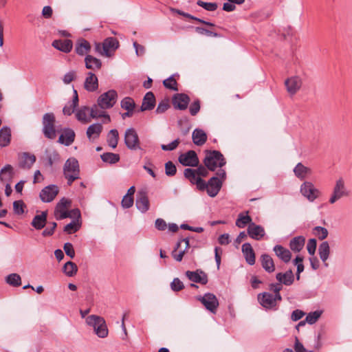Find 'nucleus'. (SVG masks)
I'll return each instance as SVG.
<instances>
[{"mask_svg":"<svg viewBox=\"0 0 352 352\" xmlns=\"http://www.w3.org/2000/svg\"><path fill=\"white\" fill-rule=\"evenodd\" d=\"M59 192L57 186L49 185L41 190L39 197L43 202L49 203L52 201Z\"/></svg>","mask_w":352,"mask_h":352,"instance_id":"nucleus-12","label":"nucleus"},{"mask_svg":"<svg viewBox=\"0 0 352 352\" xmlns=\"http://www.w3.org/2000/svg\"><path fill=\"white\" fill-rule=\"evenodd\" d=\"M47 211H43L40 214L35 215L31 225L36 230L43 228L47 223Z\"/></svg>","mask_w":352,"mask_h":352,"instance_id":"nucleus-26","label":"nucleus"},{"mask_svg":"<svg viewBox=\"0 0 352 352\" xmlns=\"http://www.w3.org/2000/svg\"><path fill=\"white\" fill-rule=\"evenodd\" d=\"M294 172L295 175L300 179H304L308 175L311 173V169L305 166L301 163H298L295 166Z\"/></svg>","mask_w":352,"mask_h":352,"instance_id":"nucleus-40","label":"nucleus"},{"mask_svg":"<svg viewBox=\"0 0 352 352\" xmlns=\"http://www.w3.org/2000/svg\"><path fill=\"white\" fill-rule=\"evenodd\" d=\"M119 134L116 129H111L107 135V142L109 146L115 148L118 143Z\"/></svg>","mask_w":352,"mask_h":352,"instance_id":"nucleus-42","label":"nucleus"},{"mask_svg":"<svg viewBox=\"0 0 352 352\" xmlns=\"http://www.w3.org/2000/svg\"><path fill=\"white\" fill-rule=\"evenodd\" d=\"M193 143L197 146H202L207 140L206 133L200 129H195L192 133Z\"/></svg>","mask_w":352,"mask_h":352,"instance_id":"nucleus-32","label":"nucleus"},{"mask_svg":"<svg viewBox=\"0 0 352 352\" xmlns=\"http://www.w3.org/2000/svg\"><path fill=\"white\" fill-rule=\"evenodd\" d=\"M349 195V191L346 186L345 181L342 177L336 180L332 192L329 199L331 204H335L337 201Z\"/></svg>","mask_w":352,"mask_h":352,"instance_id":"nucleus-3","label":"nucleus"},{"mask_svg":"<svg viewBox=\"0 0 352 352\" xmlns=\"http://www.w3.org/2000/svg\"><path fill=\"white\" fill-rule=\"evenodd\" d=\"M321 314L322 311L319 310L310 312L306 316V322L310 324H313L320 318Z\"/></svg>","mask_w":352,"mask_h":352,"instance_id":"nucleus-51","label":"nucleus"},{"mask_svg":"<svg viewBox=\"0 0 352 352\" xmlns=\"http://www.w3.org/2000/svg\"><path fill=\"white\" fill-rule=\"evenodd\" d=\"M35 162V155L28 153H23L20 161V166L23 168H30Z\"/></svg>","mask_w":352,"mask_h":352,"instance_id":"nucleus-38","label":"nucleus"},{"mask_svg":"<svg viewBox=\"0 0 352 352\" xmlns=\"http://www.w3.org/2000/svg\"><path fill=\"white\" fill-rule=\"evenodd\" d=\"M85 62L86 68L91 70L99 69L102 66L100 60L91 55L86 56Z\"/></svg>","mask_w":352,"mask_h":352,"instance_id":"nucleus-37","label":"nucleus"},{"mask_svg":"<svg viewBox=\"0 0 352 352\" xmlns=\"http://www.w3.org/2000/svg\"><path fill=\"white\" fill-rule=\"evenodd\" d=\"M251 223H252V218L248 214L245 215L243 213H240L236 221V226L240 228H243Z\"/></svg>","mask_w":352,"mask_h":352,"instance_id":"nucleus-44","label":"nucleus"},{"mask_svg":"<svg viewBox=\"0 0 352 352\" xmlns=\"http://www.w3.org/2000/svg\"><path fill=\"white\" fill-rule=\"evenodd\" d=\"M242 252L246 262L253 265L255 263V253L250 243H245L242 245Z\"/></svg>","mask_w":352,"mask_h":352,"instance_id":"nucleus-25","label":"nucleus"},{"mask_svg":"<svg viewBox=\"0 0 352 352\" xmlns=\"http://www.w3.org/2000/svg\"><path fill=\"white\" fill-rule=\"evenodd\" d=\"M63 174L67 180L68 185L80 177V168L78 160L75 157H70L65 162L63 166Z\"/></svg>","mask_w":352,"mask_h":352,"instance_id":"nucleus-1","label":"nucleus"},{"mask_svg":"<svg viewBox=\"0 0 352 352\" xmlns=\"http://www.w3.org/2000/svg\"><path fill=\"white\" fill-rule=\"evenodd\" d=\"M177 172L175 165L170 161L165 164V173L168 176H173Z\"/></svg>","mask_w":352,"mask_h":352,"instance_id":"nucleus-56","label":"nucleus"},{"mask_svg":"<svg viewBox=\"0 0 352 352\" xmlns=\"http://www.w3.org/2000/svg\"><path fill=\"white\" fill-rule=\"evenodd\" d=\"M263 268L268 273H272L275 270V265L272 258L267 254H263L260 258Z\"/></svg>","mask_w":352,"mask_h":352,"instance_id":"nucleus-29","label":"nucleus"},{"mask_svg":"<svg viewBox=\"0 0 352 352\" xmlns=\"http://www.w3.org/2000/svg\"><path fill=\"white\" fill-rule=\"evenodd\" d=\"M204 162L206 167L212 171H214L217 167L221 168L226 164L223 155L217 151H206Z\"/></svg>","mask_w":352,"mask_h":352,"instance_id":"nucleus-2","label":"nucleus"},{"mask_svg":"<svg viewBox=\"0 0 352 352\" xmlns=\"http://www.w3.org/2000/svg\"><path fill=\"white\" fill-rule=\"evenodd\" d=\"M75 133L74 130L66 128L63 131V133L58 138V142L65 146H70L74 141Z\"/></svg>","mask_w":352,"mask_h":352,"instance_id":"nucleus-22","label":"nucleus"},{"mask_svg":"<svg viewBox=\"0 0 352 352\" xmlns=\"http://www.w3.org/2000/svg\"><path fill=\"white\" fill-rule=\"evenodd\" d=\"M186 276L187 278L193 283L206 285L208 283L207 274L201 270H197L196 271H186Z\"/></svg>","mask_w":352,"mask_h":352,"instance_id":"nucleus-16","label":"nucleus"},{"mask_svg":"<svg viewBox=\"0 0 352 352\" xmlns=\"http://www.w3.org/2000/svg\"><path fill=\"white\" fill-rule=\"evenodd\" d=\"M11 142V130L8 126H3L0 129V146H8Z\"/></svg>","mask_w":352,"mask_h":352,"instance_id":"nucleus-34","label":"nucleus"},{"mask_svg":"<svg viewBox=\"0 0 352 352\" xmlns=\"http://www.w3.org/2000/svg\"><path fill=\"white\" fill-rule=\"evenodd\" d=\"M84 88L90 92L95 91L98 88V80L97 76L92 72H89L85 80Z\"/></svg>","mask_w":352,"mask_h":352,"instance_id":"nucleus-20","label":"nucleus"},{"mask_svg":"<svg viewBox=\"0 0 352 352\" xmlns=\"http://www.w3.org/2000/svg\"><path fill=\"white\" fill-rule=\"evenodd\" d=\"M95 333L99 338H106L108 336V329L104 318L103 322H100L97 326Z\"/></svg>","mask_w":352,"mask_h":352,"instance_id":"nucleus-47","label":"nucleus"},{"mask_svg":"<svg viewBox=\"0 0 352 352\" xmlns=\"http://www.w3.org/2000/svg\"><path fill=\"white\" fill-rule=\"evenodd\" d=\"M90 50L91 45L87 41L82 38L77 41L75 50L78 55L83 56L89 52Z\"/></svg>","mask_w":352,"mask_h":352,"instance_id":"nucleus-36","label":"nucleus"},{"mask_svg":"<svg viewBox=\"0 0 352 352\" xmlns=\"http://www.w3.org/2000/svg\"><path fill=\"white\" fill-rule=\"evenodd\" d=\"M85 321L87 324L93 327L95 331L100 322H103V318L96 315H90L86 318Z\"/></svg>","mask_w":352,"mask_h":352,"instance_id":"nucleus-45","label":"nucleus"},{"mask_svg":"<svg viewBox=\"0 0 352 352\" xmlns=\"http://www.w3.org/2000/svg\"><path fill=\"white\" fill-rule=\"evenodd\" d=\"M6 282L12 286L18 287L21 284V278L18 274L13 273L6 277Z\"/></svg>","mask_w":352,"mask_h":352,"instance_id":"nucleus-48","label":"nucleus"},{"mask_svg":"<svg viewBox=\"0 0 352 352\" xmlns=\"http://www.w3.org/2000/svg\"><path fill=\"white\" fill-rule=\"evenodd\" d=\"M52 46L65 53L69 52L72 49V42L71 40H55L52 43Z\"/></svg>","mask_w":352,"mask_h":352,"instance_id":"nucleus-30","label":"nucleus"},{"mask_svg":"<svg viewBox=\"0 0 352 352\" xmlns=\"http://www.w3.org/2000/svg\"><path fill=\"white\" fill-rule=\"evenodd\" d=\"M179 162L185 166H197L199 164V158L195 151H188L179 156Z\"/></svg>","mask_w":352,"mask_h":352,"instance_id":"nucleus-11","label":"nucleus"},{"mask_svg":"<svg viewBox=\"0 0 352 352\" xmlns=\"http://www.w3.org/2000/svg\"><path fill=\"white\" fill-rule=\"evenodd\" d=\"M305 239L302 236H296L289 243L291 250L295 252H300L305 245Z\"/></svg>","mask_w":352,"mask_h":352,"instance_id":"nucleus-39","label":"nucleus"},{"mask_svg":"<svg viewBox=\"0 0 352 352\" xmlns=\"http://www.w3.org/2000/svg\"><path fill=\"white\" fill-rule=\"evenodd\" d=\"M302 83L301 78L298 76H294L288 78L285 81V85L287 91L290 95H294L298 90H300Z\"/></svg>","mask_w":352,"mask_h":352,"instance_id":"nucleus-14","label":"nucleus"},{"mask_svg":"<svg viewBox=\"0 0 352 352\" xmlns=\"http://www.w3.org/2000/svg\"><path fill=\"white\" fill-rule=\"evenodd\" d=\"M80 228L78 219H74L71 223L66 225L64 228V231L67 233H73L76 232Z\"/></svg>","mask_w":352,"mask_h":352,"instance_id":"nucleus-52","label":"nucleus"},{"mask_svg":"<svg viewBox=\"0 0 352 352\" xmlns=\"http://www.w3.org/2000/svg\"><path fill=\"white\" fill-rule=\"evenodd\" d=\"M119 46V43L116 38L109 37L102 43V50L104 55L110 56V52L116 50Z\"/></svg>","mask_w":352,"mask_h":352,"instance_id":"nucleus-21","label":"nucleus"},{"mask_svg":"<svg viewBox=\"0 0 352 352\" xmlns=\"http://www.w3.org/2000/svg\"><path fill=\"white\" fill-rule=\"evenodd\" d=\"M71 201L65 197L62 198L59 202L56 204L54 215L57 220L64 219L67 217H71L70 212L67 210V208L70 207Z\"/></svg>","mask_w":352,"mask_h":352,"instance_id":"nucleus-9","label":"nucleus"},{"mask_svg":"<svg viewBox=\"0 0 352 352\" xmlns=\"http://www.w3.org/2000/svg\"><path fill=\"white\" fill-rule=\"evenodd\" d=\"M189 248V239L185 238L179 241L176 248L172 252L173 257L177 261H181L186 250Z\"/></svg>","mask_w":352,"mask_h":352,"instance_id":"nucleus-15","label":"nucleus"},{"mask_svg":"<svg viewBox=\"0 0 352 352\" xmlns=\"http://www.w3.org/2000/svg\"><path fill=\"white\" fill-rule=\"evenodd\" d=\"M102 131V126L101 124L96 123L90 125L87 130V136L91 140L98 138Z\"/></svg>","mask_w":352,"mask_h":352,"instance_id":"nucleus-35","label":"nucleus"},{"mask_svg":"<svg viewBox=\"0 0 352 352\" xmlns=\"http://www.w3.org/2000/svg\"><path fill=\"white\" fill-rule=\"evenodd\" d=\"M258 300L260 304L266 309H272L276 305L278 298L275 295L268 292H263L258 295Z\"/></svg>","mask_w":352,"mask_h":352,"instance_id":"nucleus-13","label":"nucleus"},{"mask_svg":"<svg viewBox=\"0 0 352 352\" xmlns=\"http://www.w3.org/2000/svg\"><path fill=\"white\" fill-rule=\"evenodd\" d=\"M275 254L284 263H288L291 260L290 251L280 245H276L273 248Z\"/></svg>","mask_w":352,"mask_h":352,"instance_id":"nucleus-23","label":"nucleus"},{"mask_svg":"<svg viewBox=\"0 0 352 352\" xmlns=\"http://www.w3.org/2000/svg\"><path fill=\"white\" fill-rule=\"evenodd\" d=\"M124 143L130 150L135 151L141 148L138 133L133 128H129L126 130Z\"/></svg>","mask_w":352,"mask_h":352,"instance_id":"nucleus-8","label":"nucleus"},{"mask_svg":"<svg viewBox=\"0 0 352 352\" xmlns=\"http://www.w3.org/2000/svg\"><path fill=\"white\" fill-rule=\"evenodd\" d=\"M63 270L66 276L72 277L76 274L78 267L74 263L68 261L64 265Z\"/></svg>","mask_w":352,"mask_h":352,"instance_id":"nucleus-43","label":"nucleus"},{"mask_svg":"<svg viewBox=\"0 0 352 352\" xmlns=\"http://www.w3.org/2000/svg\"><path fill=\"white\" fill-rule=\"evenodd\" d=\"M76 119L82 123L91 122L90 109L88 107L84 106L78 109L76 113Z\"/></svg>","mask_w":352,"mask_h":352,"instance_id":"nucleus-33","label":"nucleus"},{"mask_svg":"<svg viewBox=\"0 0 352 352\" xmlns=\"http://www.w3.org/2000/svg\"><path fill=\"white\" fill-rule=\"evenodd\" d=\"M155 98L154 94L151 91L147 92L143 98L140 111L151 110L155 107Z\"/></svg>","mask_w":352,"mask_h":352,"instance_id":"nucleus-24","label":"nucleus"},{"mask_svg":"<svg viewBox=\"0 0 352 352\" xmlns=\"http://www.w3.org/2000/svg\"><path fill=\"white\" fill-rule=\"evenodd\" d=\"M317 242L315 239H311L307 244V249L309 254L314 255L316 250Z\"/></svg>","mask_w":352,"mask_h":352,"instance_id":"nucleus-60","label":"nucleus"},{"mask_svg":"<svg viewBox=\"0 0 352 352\" xmlns=\"http://www.w3.org/2000/svg\"><path fill=\"white\" fill-rule=\"evenodd\" d=\"M133 204V197L129 195H124L122 200V206L124 208H129Z\"/></svg>","mask_w":352,"mask_h":352,"instance_id":"nucleus-63","label":"nucleus"},{"mask_svg":"<svg viewBox=\"0 0 352 352\" xmlns=\"http://www.w3.org/2000/svg\"><path fill=\"white\" fill-rule=\"evenodd\" d=\"M121 107L126 111H133L135 107L134 100L130 97H125L120 102Z\"/></svg>","mask_w":352,"mask_h":352,"instance_id":"nucleus-49","label":"nucleus"},{"mask_svg":"<svg viewBox=\"0 0 352 352\" xmlns=\"http://www.w3.org/2000/svg\"><path fill=\"white\" fill-rule=\"evenodd\" d=\"M300 191L311 202H313L321 195L320 191L310 182L302 183L300 186Z\"/></svg>","mask_w":352,"mask_h":352,"instance_id":"nucleus-7","label":"nucleus"},{"mask_svg":"<svg viewBox=\"0 0 352 352\" xmlns=\"http://www.w3.org/2000/svg\"><path fill=\"white\" fill-rule=\"evenodd\" d=\"M14 175L13 168L11 165L7 164L0 171V179L2 182H10Z\"/></svg>","mask_w":352,"mask_h":352,"instance_id":"nucleus-41","label":"nucleus"},{"mask_svg":"<svg viewBox=\"0 0 352 352\" xmlns=\"http://www.w3.org/2000/svg\"><path fill=\"white\" fill-rule=\"evenodd\" d=\"M318 254L320 259L324 263V265L327 267L329 264L327 263V261L330 254V247L327 241H323L320 244L318 248Z\"/></svg>","mask_w":352,"mask_h":352,"instance_id":"nucleus-31","label":"nucleus"},{"mask_svg":"<svg viewBox=\"0 0 352 352\" xmlns=\"http://www.w3.org/2000/svg\"><path fill=\"white\" fill-rule=\"evenodd\" d=\"M217 176L212 177L210 179L207 186V193L211 197H215L219 192L223 181L226 179V172L223 169L219 170L217 173Z\"/></svg>","mask_w":352,"mask_h":352,"instance_id":"nucleus-4","label":"nucleus"},{"mask_svg":"<svg viewBox=\"0 0 352 352\" xmlns=\"http://www.w3.org/2000/svg\"><path fill=\"white\" fill-rule=\"evenodd\" d=\"M184 176L187 178L192 184H195V181L199 177L197 176L196 170L191 168H186L184 170Z\"/></svg>","mask_w":352,"mask_h":352,"instance_id":"nucleus-53","label":"nucleus"},{"mask_svg":"<svg viewBox=\"0 0 352 352\" xmlns=\"http://www.w3.org/2000/svg\"><path fill=\"white\" fill-rule=\"evenodd\" d=\"M100 107L97 105H94L90 109V117L92 118H104V123H109L111 121L110 116L104 111V109H100Z\"/></svg>","mask_w":352,"mask_h":352,"instance_id":"nucleus-28","label":"nucleus"},{"mask_svg":"<svg viewBox=\"0 0 352 352\" xmlns=\"http://www.w3.org/2000/svg\"><path fill=\"white\" fill-rule=\"evenodd\" d=\"M59 160H60V155L55 151L50 153L47 155V162H48L49 166H52L54 162H58Z\"/></svg>","mask_w":352,"mask_h":352,"instance_id":"nucleus-61","label":"nucleus"},{"mask_svg":"<svg viewBox=\"0 0 352 352\" xmlns=\"http://www.w3.org/2000/svg\"><path fill=\"white\" fill-rule=\"evenodd\" d=\"M247 232L250 237L256 241L261 240L265 234L264 228L254 223H250Z\"/></svg>","mask_w":352,"mask_h":352,"instance_id":"nucleus-17","label":"nucleus"},{"mask_svg":"<svg viewBox=\"0 0 352 352\" xmlns=\"http://www.w3.org/2000/svg\"><path fill=\"white\" fill-rule=\"evenodd\" d=\"M43 133L45 138L53 140L56 138L55 116L52 113H46L43 117Z\"/></svg>","mask_w":352,"mask_h":352,"instance_id":"nucleus-5","label":"nucleus"},{"mask_svg":"<svg viewBox=\"0 0 352 352\" xmlns=\"http://www.w3.org/2000/svg\"><path fill=\"white\" fill-rule=\"evenodd\" d=\"M282 287H283L281 283L279 282L278 283H272L270 285V290L274 293V295L276 296V298H278V301L282 300L281 296L280 294V291L282 289Z\"/></svg>","mask_w":352,"mask_h":352,"instance_id":"nucleus-55","label":"nucleus"},{"mask_svg":"<svg viewBox=\"0 0 352 352\" xmlns=\"http://www.w3.org/2000/svg\"><path fill=\"white\" fill-rule=\"evenodd\" d=\"M190 102V98L184 94H177L173 98V104L175 109L185 110Z\"/></svg>","mask_w":352,"mask_h":352,"instance_id":"nucleus-19","label":"nucleus"},{"mask_svg":"<svg viewBox=\"0 0 352 352\" xmlns=\"http://www.w3.org/2000/svg\"><path fill=\"white\" fill-rule=\"evenodd\" d=\"M314 234L320 240H324L328 236V230L323 227L316 226L314 228Z\"/></svg>","mask_w":352,"mask_h":352,"instance_id":"nucleus-50","label":"nucleus"},{"mask_svg":"<svg viewBox=\"0 0 352 352\" xmlns=\"http://www.w3.org/2000/svg\"><path fill=\"white\" fill-rule=\"evenodd\" d=\"M276 278L280 283L285 285H291L294 280V276L292 270L285 273L279 272L276 274Z\"/></svg>","mask_w":352,"mask_h":352,"instance_id":"nucleus-27","label":"nucleus"},{"mask_svg":"<svg viewBox=\"0 0 352 352\" xmlns=\"http://www.w3.org/2000/svg\"><path fill=\"white\" fill-rule=\"evenodd\" d=\"M101 159L104 162L115 164L120 160V156L113 153H105L101 155Z\"/></svg>","mask_w":352,"mask_h":352,"instance_id":"nucleus-46","label":"nucleus"},{"mask_svg":"<svg viewBox=\"0 0 352 352\" xmlns=\"http://www.w3.org/2000/svg\"><path fill=\"white\" fill-rule=\"evenodd\" d=\"M170 287L172 290L175 292H179L184 289V285L178 278H175L170 283Z\"/></svg>","mask_w":352,"mask_h":352,"instance_id":"nucleus-59","label":"nucleus"},{"mask_svg":"<svg viewBox=\"0 0 352 352\" xmlns=\"http://www.w3.org/2000/svg\"><path fill=\"white\" fill-rule=\"evenodd\" d=\"M163 85L166 88L173 91H177L178 89L177 87V81L173 76L165 79L163 81Z\"/></svg>","mask_w":352,"mask_h":352,"instance_id":"nucleus-54","label":"nucleus"},{"mask_svg":"<svg viewBox=\"0 0 352 352\" xmlns=\"http://www.w3.org/2000/svg\"><path fill=\"white\" fill-rule=\"evenodd\" d=\"M25 204L23 201H15L13 203L14 211L17 214H22L24 212Z\"/></svg>","mask_w":352,"mask_h":352,"instance_id":"nucleus-58","label":"nucleus"},{"mask_svg":"<svg viewBox=\"0 0 352 352\" xmlns=\"http://www.w3.org/2000/svg\"><path fill=\"white\" fill-rule=\"evenodd\" d=\"M137 208L142 213L149 209V200L147 194L144 191L139 192L135 201Z\"/></svg>","mask_w":352,"mask_h":352,"instance_id":"nucleus-18","label":"nucleus"},{"mask_svg":"<svg viewBox=\"0 0 352 352\" xmlns=\"http://www.w3.org/2000/svg\"><path fill=\"white\" fill-rule=\"evenodd\" d=\"M170 105L168 104V101H166V100H163L162 102H160L158 105H157V107L155 110V112L157 113H164L166 110H168V109L169 108Z\"/></svg>","mask_w":352,"mask_h":352,"instance_id":"nucleus-64","label":"nucleus"},{"mask_svg":"<svg viewBox=\"0 0 352 352\" xmlns=\"http://www.w3.org/2000/svg\"><path fill=\"white\" fill-rule=\"evenodd\" d=\"M197 4L208 11H214L218 7L216 3H206L202 1H198Z\"/></svg>","mask_w":352,"mask_h":352,"instance_id":"nucleus-57","label":"nucleus"},{"mask_svg":"<svg viewBox=\"0 0 352 352\" xmlns=\"http://www.w3.org/2000/svg\"><path fill=\"white\" fill-rule=\"evenodd\" d=\"M197 299L201 301L206 309L212 313H215L219 306V301L215 295L211 293H207L203 296H199Z\"/></svg>","mask_w":352,"mask_h":352,"instance_id":"nucleus-10","label":"nucleus"},{"mask_svg":"<svg viewBox=\"0 0 352 352\" xmlns=\"http://www.w3.org/2000/svg\"><path fill=\"white\" fill-rule=\"evenodd\" d=\"M117 98V92L113 89H111L101 94L98 98L97 102L100 109H110L116 104Z\"/></svg>","mask_w":352,"mask_h":352,"instance_id":"nucleus-6","label":"nucleus"},{"mask_svg":"<svg viewBox=\"0 0 352 352\" xmlns=\"http://www.w3.org/2000/svg\"><path fill=\"white\" fill-rule=\"evenodd\" d=\"M63 250L65 254L71 258H73L75 256V251L73 245L71 243H65Z\"/></svg>","mask_w":352,"mask_h":352,"instance_id":"nucleus-62","label":"nucleus"}]
</instances>
